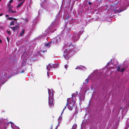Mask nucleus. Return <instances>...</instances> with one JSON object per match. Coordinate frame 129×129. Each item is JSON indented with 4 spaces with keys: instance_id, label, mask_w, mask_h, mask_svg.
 <instances>
[{
    "instance_id": "obj_1",
    "label": "nucleus",
    "mask_w": 129,
    "mask_h": 129,
    "mask_svg": "<svg viewBox=\"0 0 129 129\" xmlns=\"http://www.w3.org/2000/svg\"><path fill=\"white\" fill-rule=\"evenodd\" d=\"M67 50L68 49H66L64 52L63 56L66 59H69L73 55V54L71 53L69 50Z\"/></svg>"
},
{
    "instance_id": "obj_2",
    "label": "nucleus",
    "mask_w": 129,
    "mask_h": 129,
    "mask_svg": "<svg viewBox=\"0 0 129 129\" xmlns=\"http://www.w3.org/2000/svg\"><path fill=\"white\" fill-rule=\"evenodd\" d=\"M69 50L71 52V53L73 54V53L75 51L76 48V46L74 45H73L71 42H70V44H68Z\"/></svg>"
},
{
    "instance_id": "obj_3",
    "label": "nucleus",
    "mask_w": 129,
    "mask_h": 129,
    "mask_svg": "<svg viewBox=\"0 0 129 129\" xmlns=\"http://www.w3.org/2000/svg\"><path fill=\"white\" fill-rule=\"evenodd\" d=\"M80 35L79 34L74 32L72 36V39L75 41L78 40L79 38Z\"/></svg>"
},
{
    "instance_id": "obj_4",
    "label": "nucleus",
    "mask_w": 129,
    "mask_h": 129,
    "mask_svg": "<svg viewBox=\"0 0 129 129\" xmlns=\"http://www.w3.org/2000/svg\"><path fill=\"white\" fill-rule=\"evenodd\" d=\"M75 104V103L74 101L73 98L71 99L70 98H68L67 100V103L66 104H67V105H68V104Z\"/></svg>"
},
{
    "instance_id": "obj_5",
    "label": "nucleus",
    "mask_w": 129,
    "mask_h": 129,
    "mask_svg": "<svg viewBox=\"0 0 129 129\" xmlns=\"http://www.w3.org/2000/svg\"><path fill=\"white\" fill-rule=\"evenodd\" d=\"M76 104H68L66 106H67L68 109L70 110H72V109L76 107Z\"/></svg>"
},
{
    "instance_id": "obj_6",
    "label": "nucleus",
    "mask_w": 129,
    "mask_h": 129,
    "mask_svg": "<svg viewBox=\"0 0 129 129\" xmlns=\"http://www.w3.org/2000/svg\"><path fill=\"white\" fill-rule=\"evenodd\" d=\"M50 42L51 45H54L57 43L58 42V40L56 38H53V39H52L51 41Z\"/></svg>"
},
{
    "instance_id": "obj_7",
    "label": "nucleus",
    "mask_w": 129,
    "mask_h": 129,
    "mask_svg": "<svg viewBox=\"0 0 129 129\" xmlns=\"http://www.w3.org/2000/svg\"><path fill=\"white\" fill-rule=\"evenodd\" d=\"M9 28H11L14 32L17 30L19 28V25H17L15 26H13V27L10 26Z\"/></svg>"
},
{
    "instance_id": "obj_8",
    "label": "nucleus",
    "mask_w": 129,
    "mask_h": 129,
    "mask_svg": "<svg viewBox=\"0 0 129 129\" xmlns=\"http://www.w3.org/2000/svg\"><path fill=\"white\" fill-rule=\"evenodd\" d=\"M53 99L52 98H49V99L48 103L49 105L53 106Z\"/></svg>"
},
{
    "instance_id": "obj_9",
    "label": "nucleus",
    "mask_w": 129,
    "mask_h": 129,
    "mask_svg": "<svg viewBox=\"0 0 129 129\" xmlns=\"http://www.w3.org/2000/svg\"><path fill=\"white\" fill-rule=\"evenodd\" d=\"M119 3V2H118L115 4H113L111 6V9L113 11H115L116 9V4Z\"/></svg>"
},
{
    "instance_id": "obj_10",
    "label": "nucleus",
    "mask_w": 129,
    "mask_h": 129,
    "mask_svg": "<svg viewBox=\"0 0 129 129\" xmlns=\"http://www.w3.org/2000/svg\"><path fill=\"white\" fill-rule=\"evenodd\" d=\"M51 45V44L50 42L45 44H44V45L45 47H47L48 48H49L50 47Z\"/></svg>"
},
{
    "instance_id": "obj_11",
    "label": "nucleus",
    "mask_w": 129,
    "mask_h": 129,
    "mask_svg": "<svg viewBox=\"0 0 129 129\" xmlns=\"http://www.w3.org/2000/svg\"><path fill=\"white\" fill-rule=\"evenodd\" d=\"M25 30L24 29H22V32L20 33L19 36H22L25 33Z\"/></svg>"
},
{
    "instance_id": "obj_12",
    "label": "nucleus",
    "mask_w": 129,
    "mask_h": 129,
    "mask_svg": "<svg viewBox=\"0 0 129 129\" xmlns=\"http://www.w3.org/2000/svg\"><path fill=\"white\" fill-rule=\"evenodd\" d=\"M8 12L9 13H10L11 12L13 13L16 12V11H13L12 9H11V8H9Z\"/></svg>"
},
{
    "instance_id": "obj_13",
    "label": "nucleus",
    "mask_w": 129,
    "mask_h": 129,
    "mask_svg": "<svg viewBox=\"0 0 129 129\" xmlns=\"http://www.w3.org/2000/svg\"><path fill=\"white\" fill-rule=\"evenodd\" d=\"M52 65L50 64H49L48 66H47V68L48 70L49 71L50 70V68L52 67Z\"/></svg>"
},
{
    "instance_id": "obj_14",
    "label": "nucleus",
    "mask_w": 129,
    "mask_h": 129,
    "mask_svg": "<svg viewBox=\"0 0 129 129\" xmlns=\"http://www.w3.org/2000/svg\"><path fill=\"white\" fill-rule=\"evenodd\" d=\"M58 64H52V67L53 68H55L57 67H58Z\"/></svg>"
},
{
    "instance_id": "obj_15",
    "label": "nucleus",
    "mask_w": 129,
    "mask_h": 129,
    "mask_svg": "<svg viewBox=\"0 0 129 129\" xmlns=\"http://www.w3.org/2000/svg\"><path fill=\"white\" fill-rule=\"evenodd\" d=\"M89 80V79H88V78H87L85 80V81H84V82H83V84H85L87 83L88 82Z\"/></svg>"
},
{
    "instance_id": "obj_16",
    "label": "nucleus",
    "mask_w": 129,
    "mask_h": 129,
    "mask_svg": "<svg viewBox=\"0 0 129 129\" xmlns=\"http://www.w3.org/2000/svg\"><path fill=\"white\" fill-rule=\"evenodd\" d=\"M77 127V125L76 124H74L72 126V129H76Z\"/></svg>"
},
{
    "instance_id": "obj_17",
    "label": "nucleus",
    "mask_w": 129,
    "mask_h": 129,
    "mask_svg": "<svg viewBox=\"0 0 129 129\" xmlns=\"http://www.w3.org/2000/svg\"><path fill=\"white\" fill-rule=\"evenodd\" d=\"M23 4L22 2H21L19 4H18L17 6V8H18L20 7L21 5H22Z\"/></svg>"
},
{
    "instance_id": "obj_18",
    "label": "nucleus",
    "mask_w": 129,
    "mask_h": 129,
    "mask_svg": "<svg viewBox=\"0 0 129 129\" xmlns=\"http://www.w3.org/2000/svg\"><path fill=\"white\" fill-rule=\"evenodd\" d=\"M8 7L9 8H12L13 7L11 5V4L10 3H9L8 5Z\"/></svg>"
},
{
    "instance_id": "obj_19",
    "label": "nucleus",
    "mask_w": 129,
    "mask_h": 129,
    "mask_svg": "<svg viewBox=\"0 0 129 129\" xmlns=\"http://www.w3.org/2000/svg\"><path fill=\"white\" fill-rule=\"evenodd\" d=\"M72 98H73V97H76V94H75V93H73L72 95Z\"/></svg>"
},
{
    "instance_id": "obj_20",
    "label": "nucleus",
    "mask_w": 129,
    "mask_h": 129,
    "mask_svg": "<svg viewBox=\"0 0 129 129\" xmlns=\"http://www.w3.org/2000/svg\"><path fill=\"white\" fill-rule=\"evenodd\" d=\"M10 25H14V21H12L10 23Z\"/></svg>"
},
{
    "instance_id": "obj_21",
    "label": "nucleus",
    "mask_w": 129,
    "mask_h": 129,
    "mask_svg": "<svg viewBox=\"0 0 129 129\" xmlns=\"http://www.w3.org/2000/svg\"><path fill=\"white\" fill-rule=\"evenodd\" d=\"M120 67L119 66H118L117 67V70L118 71L120 72Z\"/></svg>"
},
{
    "instance_id": "obj_22",
    "label": "nucleus",
    "mask_w": 129,
    "mask_h": 129,
    "mask_svg": "<svg viewBox=\"0 0 129 129\" xmlns=\"http://www.w3.org/2000/svg\"><path fill=\"white\" fill-rule=\"evenodd\" d=\"M125 69L124 68H122L121 69H120V72H123L125 70Z\"/></svg>"
},
{
    "instance_id": "obj_23",
    "label": "nucleus",
    "mask_w": 129,
    "mask_h": 129,
    "mask_svg": "<svg viewBox=\"0 0 129 129\" xmlns=\"http://www.w3.org/2000/svg\"><path fill=\"white\" fill-rule=\"evenodd\" d=\"M122 11L123 10H116V12H118V13H119L120 12H122Z\"/></svg>"
},
{
    "instance_id": "obj_24",
    "label": "nucleus",
    "mask_w": 129,
    "mask_h": 129,
    "mask_svg": "<svg viewBox=\"0 0 129 129\" xmlns=\"http://www.w3.org/2000/svg\"><path fill=\"white\" fill-rule=\"evenodd\" d=\"M111 63V61H109L107 64V66H109Z\"/></svg>"
},
{
    "instance_id": "obj_25",
    "label": "nucleus",
    "mask_w": 129,
    "mask_h": 129,
    "mask_svg": "<svg viewBox=\"0 0 129 129\" xmlns=\"http://www.w3.org/2000/svg\"><path fill=\"white\" fill-rule=\"evenodd\" d=\"M7 33H8V34H9V35H11V32H10V31H8V30H7Z\"/></svg>"
},
{
    "instance_id": "obj_26",
    "label": "nucleus",
    "mask_w": 129,
    "mask_h": 129,
    "mask_svg": "<svg viewBox=\"0 0 129 129\" xmlns=\"http://www.w3.org/2000/svg\"><path fill=\"white\" fill-rule=\"evenodd\" d=\"M8 18L9 20H12L13 19V18L12 17H8Z\"/></svg>"
},
{
    "instance_id": "obj_27",
    "label": "nucleus",
    "mask_w": 129,
    "mask_h": 129,
    "mask_svg": "<svg viewBox=\"0 0 129 129\" xmlns=\"http://www.w3.org/2000/svg\"><path fill=\"white\" fill-rule=\"evenodd\" d=\"M66 106H66L65 107H64V109H63V111L62 112V113H63L64 111V110L66 109V106Z\"/></svg>"
},
{
    "instance_id": "obj_28",
    "label": "nucleus",
    "mask_w": 129,
    "mask_h": 129,
    "mask_svg": "<svg viewBox=\"0 0 129 129\" xmlns=\"http://www.w3.org/2000/svg\"><path fill=\"white\" fill-rule=\"evenodd\" d=\"M68 67V66L67 64H66L64 66V67L66 69Z\"/></svg>"
},
{
    "instance_id": "obj_29",
    "label": "nucleus",
    "mask_w": 129,
    "mask_h": 129,
    "mask_svg": "<svg viewBox=\"0 0 129 129\" xmlns=\"http://www.w3.org/2000/svg\"><path fill=\"white\" fill-rule=\"evenodd\" d=\"M13 2V0H10L9 2L11 4V3H12Z\"/></svg>"
},
{
    "instance_id": "obj_30",
    "label": "nucleus",
    "mask_w": 129,
    "mask_h": 129,
    "mask_svg": "<svg viewBox=\"0 0 129 129\" xmlns=\"http://www.w3.org/2000/svg\"><path fill=\"white\" fill-rule=\"evenodd\" d=\"M41 50V51H42L43 52H46L47 51L46 50Z\"/></svg>"
},
{
    "instance_id": "obj_31",
    "label": "nucleus",
    "mask_w": 129,
    "mask_h": 129,
    "mask_svg": "<svg viewBox=\"0 0 129 129\" xmlns=\"http://www.w3.org/2000/svg\"><path fill=\"white\" fill-rule=\"evenodd\" d=\"M7 41H8V42H9V37H7Z\"/></svg>"
},
{
    "instance_id": "obj_32",
    "label": "nucleus",
    "mask_w": 129,
    "mask_h": 129,
    "mask_svg": "<svg viewBox=\"0 0 129 129\" xmlns=\"http://www.w3.org/2000/svg\"><path fill=\"white\" fill-rule=\"evenodd\" d=\"M88 4L89 5H90L92 4V3L90 2H88Z\"/></svg>"
},
{
    "instance_id": "obj_33",
    "label": "nucleus",
    "mask_w": 129,
    "mask_h": 129,
    "mask_svg": "<svg viewBox=\"0 0 129 129\" xmlns=\"http://www.w3.org/2000/svg\"><path fill=\"white\" fill-rule=\"evenodd\" d=\"M13 20H14L15 21H16L17 19H16L15 18H13Z\"/></svg>"
},
{
    "instance_id": "obj_34",
    "label": "nucleus",
    "mask_w": 129,
    "mask_h": 129,
    "mask_svg": "<svg viewBox=\"0 0 129 129\" xmlns=\"http://www.w3.org/2000/svg\"><path fill=\"white\" fill-rule=\"evenodd\" d=\"M52 127H53V125H51V126L50 128L51 129H52Z\"/></svg>"
},
{
    "instance_id": "obj_35",
    "label": "nucleus",
    "mask_w": 129,
    "mask_h": 129,
    "mask_svg": "<svg viewBox=\"0 0 129 129\" xmlns=\"http://www.w3.org/2000/svg\"><path fill=\"white\" fill-rule=\"evenodd\" d=\"M3 15V13H2L1 14H0V16H2Z\"/></svg>"
},
{
    "instance_id": "obj_36",
    "label": "nucleus",
    "mask_w": 129,
    "mask_h": 129,
    "mask_svg": "<svg viewBox=\"0 0 129 129\" xmlns=\"http://www.w3.org/2000/svg\"><path fill=\"white\" fill-rule=\"evenodd\" d=\"M78 92L77 91H76V93H75V94H76V96L78 94Z\"/></svg>"
},
{
    "instance_id": "obj_37",
    "label": "nucleus",
    "mask_w": 129,
    "mask_h": 129,
    "mask_svg": "<svg viewBox=\"0 0 129 129\" xmlns=\"http://www.w3.org/2000/svg\"><path fill=\"white\" fill-rule=\"evenodd\" d=\"M61 118H62V117L61 116H60L59 117V119H61Z\"/></svg>"
},
{
    "instance_id": "obj_38",
    "label": "nucleus",
    "mask_w": 129,
    "mask_h": 129,
    "mask_svg": "<svg viewBox=\"0 0 129 129\" xmlns=\"http://www.w3.org/2000/svg\"><path fill=\"white\" fill-rule=\"evenodd\" d=\"M79 67H77L76 68H75L76 69H79Z\"/></svg>"
},
{
    "instance_id": "obj_39",
    "label": "nucleus",
    "mask_w": 129,
    "mask_h": 129,
    "mask_svg": "<svg viewBox=\"0 0 129 129\" xmlns=\"http://www.w3.org/2000/svg\"><path fill=\"white\" fill-rule=\"evenodd\" d=\"M25 1V0H23V1L21 2L23 3H23Z\"/></svg>"
},
{
    "instance_id": "obj_40",
    "label": "nucleus",
    "mask_w": 129,
    "mask_h": 129,
    "mask_svg": "<svg viewBox=\"0 0 129 129\" xmlns=\"http://www.w3.org/2000/svg\"><path fill=\"white\" fill-rule=\"evenodd\" d=\"M57 128H58L57 126H56V127L55 128V129H57Z\"/></svg>"
},
{
    "instance_id": "obj_41",
    "label": "nucleus",
    "mask_w": 129,
    "mask_h": 129,
    "mask_svg": "<svg viewBox=\"0 0 129 129\" xmlns=\"http://www.w3.org/2000/svg\"><path fill=\"white\" fill-rule=\"evenodd\" d=\"M0 43H2V40H1V39H0Z\"/></svg>"
},
{
    "instance_id": "obj_42",
    "label": "nucleus",
    "mask_w": 129,
    "mask_h": 129,
    "mask_svg": "<svg viewBox=\"0 0 129 129\" xmlns=\"http://www.w3.org/2000/svg\"><path fill=\"white\" fill-rule=\"evenodd\" d=\"M24 72V71H22L21 72V73H22Z\"/></svg>"
},
{
    "instance_id": "obj_43",
    "label": "nucleus",
    "mask_w": 129,
    "mask_h": 129,
    "mask_svg": "<svg viewBox=\"0 0 129 129\" xmlns=\"http://www.w3.org/2000/svg\"><path fill=\"white\" fill-rule=\"evenodd\" d=\"M8 16H9V15H7H7H6V17H8Z\"/></svg>"
},
{
    "instance_id": "obj_44",
    "label": "nucleus",
    "mask_w": 129,
    "mask_h": 129,
    "mask_svg": "<svg viewBox=\"0 0 129 129\" xmlns=\"http://www.w3.org/2000/svg\"><path fill=\"white\" fill-rule=\"evenodd\" d=\"M1 1V0H0V2Z\"/></svg>"
}]
</instances>
